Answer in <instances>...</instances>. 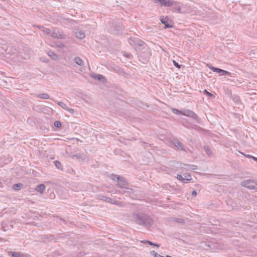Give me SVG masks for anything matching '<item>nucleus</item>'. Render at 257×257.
Wrapping results in <instances>:
<instances>
[{
    "mask_svg": "<svg viewBox=\"0 0 257 257\" xmlns=\"http://www.w3.org/2000/svg\"><path fill=\"white\" fill-rule=\"evenodd\" d=\"M133 217L137 224L147 228L151 227L154 223L152 218L143 213H134Z\"/></svg>",
    "mask_w": 257,
    "mask_h": 257,
    "instance_id": "obj_1",
    "label": "nucleus"
},
{
    "mask_svg": "<svg viewBox=\"0 0 257 257\" xmlns=\"http://www.w3.org/2000/svg\"><path fill=\"white\" fill-rule=\"evenodd\" d=\"M154 3H159L161 7H171L177 5L179 2L174 0H153Z\"/></svg>",
    "mask_w": 257,
    "mask_h": 257,
    "instance_id": "obj_2",
    "label": "nucleus"
},
{
    "mask_svg": "<svg viewBox=\"0 0 257 257\" xmlns=\"http://www.w3.org/2000/svg\"><path fill=\"white\" fill-rule=\"evenodd\" d=\"M172 166L177 168L180 167L181 168H184L185 167H187V170H195L198 169V167L196 165H190L187 164H182L179 163L178 161H174L172 162Z\"/></svg>",
    "mask_w": 257,
    "mask_h": 257,
    "instance_id": "obj_3",
    "label": "nucleus"
},
{
    "mask_svg": "<svg viewBox=\"0 0 257 257\" xmlns=\"http://www.w3.org/2000/svg\"><path fill=\"white\" fill-rule=\"evenodd\" d=\"M241 185L250 189H254L257 188V181L252 180H245L241 183Z\"/></svg>",
    "mask_w": 257,
    "mask_h": 257,
    "instance_id": "obj_4",
    "label": "nucleus"
},
{
    "mask_svg": "<svg viewBox=\"0 0 257 257\" xmlns=\"http://www.w3.org/2000/svg\"><path fill=\"white\" fill-rule=\"evenodd\" d=\"M207 66L213 72L219 74V75L220 76H224V75H228L229 76H231V73L227 71L221 69L219 68L215 67L214 66H211V64H207Z\"/></svg>",
    "mask_w": 257,
    "mask_h": 257,
    "instance_id": "obj_5",
    "label": "nucleus"
},
{
    "mask_svg": "<svg viewBox=\"0 0 257 257\" xmlns=\"http://www.w3.org/2000/svg\"><path fill=\"white\" fill-rule=\"evenodd\" d=\"M160 20L161 23L165 25V28H172L173 27V22L168 17H160Z\"/></svg>",
    "mask_w": 257,
    "mask_h": 257,
    "instance_id": "obj_6",
    "label": "nucleus"
},
{
    "mask_svg": "<svg viewBox=\"0 0 257 257\" xmlns=\"http://www.w3.org/2000/svg\"><path fill=\"white\" fill-rule=\"evenodd\" d=\"M182 115L191 117L193 119L195 120L197 122H199V118L197 115L191 110L184 109V112L183 113H182Z\"/></svg>",
    "mask_w": 257,
    "mask_h": 257,
    "instance_id": "obj_7",
    "label": "nucleus"
},
{
    "mask_svg": "<svg viewBox=\"0 0 257 257\" xmlns=\"http://www.w3.org/2000/svg\"><path fill=\"white\" fill-rule=\"evenodd\" d=\"M117 185L122 189H126L132 191L131 189L127 187L128 183L126 181L125 179L122 177H118L117 178Z\"/></svg>",
    "mask_w": 257,
    "mask_h": 257,
    "instance_id": "obj_8",
    "label": "nucleus"
},
{
    "mask_svg": "<svg viewBox=\"0 0 257 257\" xmlns=\"http://www.w3.org/2000/svg\"><path fill=\"white\" fill-rule=\"evenodd\" d=\"M174 146L178 149V150L186 152V147L177 139H174L172 142Z\"/></svg>",
    "mask_w": 257,
    "mask_h": 257,
    "instance_id": "obj_9",
    "label": "nucleus"
},
{
    "mask_svg": "<svg viewBox=\"0 0 257 257\" xmlns=\"http://www.w3.org/2000/svg\"><path fill=\"white\" fill-rule=\"evenodd\" d=\"M52 37L54 38L63 39L65 38V35L58 30L54 29L53 33L51 34Z\"/></svg>",
    "mask_w": 257,
    "mask_h": 257,
    "instance_id": "obj_10",
    "label": "nucleus"
},
{
    "mask_svg": "<svg viewBox=\"0 0 257 257\" xmlns=\"http://www.w3.org/2000/svg\"><path fill=\"white\" fill-rule=\"evenodd\" d=\"M8 254L11 255L12 257H29L28 254H23L19 251L15 252L12 251H9Z\"/></svg>",
    "mask_w": 257,
    "mask_h": 257,
    "instance_id": "obj_11",
    "label": "nucleus"
},
{
    "mask_svg": "<svg viewBox=\"0 0 257 257\" xmlns=\"http://www.w3.org/2000/svg\"><path fill=\"white\" fill-rule=\"evenodd\" d=\"M91 77L97 80L101 81L102 82H105L106 81V78L101 74H92Z\"/></svg>",
    "mask_w": 257,
    "mask_h": 257,
    "instance_id": "obj_12",
    "label": "nucleus"
},
{
    "mask_svg": "<svg viewBox=\"0 0 257 257\" xmlns=\"http://www.w3.org/2000/svg\"><path fill=\"white\" fill-rule=\"evenodd\" d=\"M139 42L142 43V40L137 38H130L128 40L130 44L135 47H137V43Z\"/></svg>",
    "mask_w": 257,
    "mask_h": 257,
    "instance_id": "obj_13",
    "label": "nucleus"
},
{
    "mask_svg": "<svg viewBox=\"0 0 257 257\" xmlns=\"http://www.w3.org/2000/svg\"><path fill=\"white\" fill-rule=\"evenodd\" d=\"M97 196V199H99L100 200L104 201H105V202H108V203L112 202V199L110 198V197L105 196L101 195V194H99Z\"/></svg>",
    "mask_w": 257,
    "mask_h": 257,
    "instance_id": "obj_14",
    "label": "nucleus"
},
{
    "mask_svg": "<svg viewBox=\"0 0 257 257\" xmlns=\"http://www.w3.org/2000/svg\"><path fill=\"white\" fill-rule=\"evenodd\" d=\"M75 36L80 39L85 38V35L84 32L79 30H76L74 32Z\"/></svg>",
    "mask_w": 257,
    "mask_h": 257,
    "instance_id": "obj_15",
    "label": "nucleus"
},
{
    "mask_svg": "<svg viewBox=\"0 0 257 257\" xmlns=\"http://www.w3.org/2000/svg\"><path fill=\"white\" fill-rule=\"evenodd\" d=\"M46 186L43 184L38 185L35 189L41 193H43L45 190Z\"/></svg>",
    "mask_w": 257,
    "mask_h": 257,
    "instance_id": "obj_16",
    "label": "nucleus"
},
{
    "mask_svg": "<svg viewBox=\"0 0 257 257\" xmlns=\"http://www.w3.org/2000/svg\"><path fill=\"white\" fill-rule=\"evenodd\" d=\"M72 158H76V159H81L82 160H85V159L86 158V156L85 154L78 153V154H76L75 155H73Z\"/></svg>",
    "mask_w": 257,
    "mask_h": 257,
    "instance_id": "obj_17",
    "label": "nucleus"
},
{
    "mask_svg": "<svg viewBox=\"0 0 257 257\" xmlns=\"http://www.w3.org/2000/svg\"><path fill=\"white\" fill-rule=\"evenodd\" d=\"M177 178L183 183H188L190 181V179H189V178H185L181 175H177Z\"/></svg>",
    "mask_w": 257,
    "mask_h": 257,
    "instance_id": "obj_18",
    "label": "nucleus"
},
{
    "mask_svg": "<svg viewBox=\"0 0 257 257\" xmlns=\"http://www.w3.org/2000/svg\"><path fill=\"white\" fill-rule=\"evenodd\" d=\"M231 98L232 99V100L236 103L239 104L241 103V101L239 97L236 95V94H233L231 95Z\"/></svg>",
    "mask_w": 257,
    "mask_h": 257,
    "instance_id": "obj_19",
    "label": "nucleus"
},
{
    "mask_svg": "<svg viewBox=\"0 0 257 257\" xmlns=\"http://www.w3.org/2000/svg\"><path fill=\"white\" fill-rule=\"evenodd\" d=\"M171 220L172 221L175 222L176 223H180V224H184L185 223V219H182V218H177L173 217L171 218Z\"/></svg>",
    "mask_w": 257,
    "mask_h": 257,
    "instance_id": "obj_20",
    "label": "nucleus"
},
{
    "mask_svg": "<svg viewBox=\"0 0 257 257\" xmlns=\"http://www.w3.org/2000/svg\"><path fill=\"white\" fill-rule=\"evenodd\" d=\"M37 97L44 99H50V96L48 94L45 93H42L37 95Z\"/></svg>",
    "mask_w": 257,
    "mask_h": 257,
    "instance_id": "obj_21",
    "label": "nucleus"
},
{
    "mask_svg": "<svg viewBox=\"0 0 257 257\" xmlns=\"http://www.w3.org/2000/svg\"><path fill=\"white\" fill-rule=\"evenodd\" d=\"M47 54L49 55V56H50L53 60H55L58 59V55L52 51H49Z\"/></svg>",
    "mask_w": 257,
    "mask_h": 257,
    "instance_id": "obj_22",
    "label": "nucleus"
},
{
    "mask_svg": "<svg viewBox=\"0 0 257 257\" xmlns=\"http://www.w3.org/2000/svg\"><path fill=\"white\" fill-rule=\"evenodd\" d=\"M23 186V184L22 183H17L15 184L13 186V189L15 191H19L20 190L21 188Z\"/></svg>",
    "mask_w": 257,
    "mask_h": 257,
    "instance_id": "obj_23",
    "label": "nucleus"
},
{
    "mask_svg": "<svg viewBox=\"0 0 257 257\" xmlns=\"http://www.w3.org/2000/svg\"><path fill=\"white\" fill-rule=\"evenodd\" d=\"M74 62L76 64L79 66H82L83 64V62L82 59L79 57H76L74 59Z\"/></svg>",
    "mask_w": 257,
    "mask_h": 257,
    "instance_id": "obj_24",
    "label": "nucleus"
},
{
    "mask_svg": "<svg viewBox=\"0 0 257 257\" xmlns=\"http://www.w3.org/2000/svg\"><path fill=\"white\" fill-rule=\"evenodd\" d=\"M1 226L2 229H3L5 231L10 229L9 226L6 222L3 221L1 223Z\"/></svg>",
    "mask_w": 257,
    "mask_h": 257,
    "instance_id": "obj_25",
    "label": "nucleus"
},
{
    "mask_svg": "<svg viewBox=\"0 0 257 257\" xmlns=\"http://www.w3.org/2000/svg\"><path fill=\"white\" fill-rule=\"evenodd\" d=\"M172 112H173L175 114H182L183 113L184 110H180L178 109L175 108H171Z\"/></svg>",
    "mask_w": 257,
    "mask_h": 257,
    "instance_id": "obj_26",
    "label": "nucleus"
},
{
    "mask_svg": "<svg viewBox=\"0 0 257 257\" xmlns=\"http://www.w3.org/2000/svg\"><path fill=\"white\" fill-rule=\"evenodd\" d=\"M54 163L55 166H56V167L57 169L61 170H63V167L62 166V165H61V163H60V162H59L58 161H54Z\"/></svg>",
    "mask_w": 257,
    "mask_h": 257,
    "instance_id": "obj_27",
    "label": "nucleus"
},
{
    "mask_svg": "<svg viewBox=\"0 0 257 257\" xmlns=\"http://www.w3.org/2000/svg\"><path fill=\"white\" fill-rule=\"evenodd\" d=\"M203 93L204 94L206 95L207 96H208L210 98H213L215 97V96L213 94H212L211 93L208 92L206 89H204V90L203 91Z\"/></svg>",
    "mask_w": 257,
    "mask_h": 257,
    "instance_id": "obj_28",
    "label": "nucleus"
},
{
    "mask_svg": "<svg viewBox=\"0 0 257 257\" xmlns=\"http://www.w3.org/2000/svg\"><path fill=\"white\" fill-rule=\"evenodd\" d=\"M57 104L59 106H60L62 108L64 109H67V105L63 102L59 101L57 102Z\"/></svg>",
    "mask_w": 257,
    "mask_h": 257,
    "instance_id": "obj_29",
    "label": "nucleus"
},
{
    "mask_svg": "<svg viewBox=\"0 0 257 257\" xmlns=\"http://www.w3.org/2000/svg\"><path fill=\"white\" fill-rule=\"evenodd\" d=\"M114 71L115 72H117V73H118L119 74H121V73H124L123 70L122 68H119V67H116L114 69Z\"/></svg>",
    "mask_w": 257,
    "mask_h": 257,
    "instance_id": "obj_30",
    "label": "nucleus"
},
{
    "mask_svg": "<svg viewBox=\"0 0 257 257\" xmlns=\"http://www.w3.org/2000/svg\"><path fill=\"white\" fill-rule=\"evenodd\" d=\"M145 43L142 41V43L141 42H138L137 43V47H136L137 48H139V47L142 48L143 49L145 48Z\"/></svg>",
    "mask_w": 257,
    "mask_h": 257,
    "instance_id": "obj_31",
    "label": "nucleus"
},
{
    "mask_svg": "<svg viewBox=\"0 0 257 257\" xmlns=\"http://www.w3.org/2000/svg\"><path fill=\"white\" fill-rule=\"evenodd\" d=\"M178 4L176 5V6L174 8H173V11L176 12L178 13H180L181 12V7L179 6H177Z\"/></svg>",
    "mask_w": 257,
    "mask_h": 257,
    "instance_id": "obj_32",
    "label": "nucleus"
},
{
    "mask_svg": "<svg viewBox=\"0 0 257 257\" xmlns=\"http://www.w3.org/2000/svg\"><path fill=\"white\" fill-rule=\"evenodd\" d=\"M204 150L206 152V153L208 155H210V154H211V151L209 148V147L207 146H204Z\"/></svg>",
    "mask_w": 257,
    "mask_h": 257,
    "instance_id": "obj_33",
    "label": "nucleus"
},
{
    "mask_svg": "<svg viewBox=\"0 0 257 257\" xmlns=\"http://www.w3.org/2000/svg\"><path fill=\"white\" fill-rule=\"evenodd\" d=\"M54 126L56 127H61V122L59 121H55L54 123Z\"/></svg>",
    "mask_w": 257,
    "mask_h": 257,
    "instance_id": "obj_34",
    "label": "nucleus"
},
{
    "mask_svg": "<svg viewBox=\"0 0 257 257\" xmlns=\"http://www.w3.org/2000/svg\"><path fill=\"white\" fill-rule=\"evenodd\" d=\"M151 254H152L154 257H163L161 255L157 253L155 251H152L151 252Z\"/></svg>",
    "mask_w": 257,
    "mask_h": 257,
    "instance_id": "obj_35",
    "label": "nucleus"
},
{
    "mask_svg": "<svg viewBox=\"0 0 257 257\" xmlns=\"http://www.w3.org/2000/svg\"><path fill=\"white\" fill-rule=\"evenodd\" d=\"M110 203L112 204H115V205H118V206H120L121 204V202L118 201H116V200L113 201L112 200V202H110Z\"/></svg>",
    "mask_w": 257,
    "mask_h": 257,
    "instance_id": "obj_36",
    "label": "nucleus"
},
{
    "mask_svg": "<svg viewBox=\"0 0 257 257\" xmlns=\"http://www.w3.org/2000/svg\"><path fill=\"white\" fill-rule=\"evenodd\" d=\"M239 153L242 154V155H243L244 156L246 157V158H250V159H252V158L253 157V156H251L250 155H247V154H245L242 152H239Z\"/></svg>",
    "mask_w": 257,
    "mask_h": 257,
    "instance_id": "obj_37",
    "label": "nucleus"
},
{
    "mask_svg": "<svg viewBox=\"0 0 257 257\" xmlns=\"http://www.w3.org/2000/svg\"><path fill=\"white\" fill-rule=\"evenodd\" d=\"M118 177H120V176H118L117 175H115V174H111L110 175V178L112 179V180H114L115 179H116L117 180V178Z\"/></svg>",
    "mask_w": 257,
    "mask_h": 257,
    "instance_id": "obj_38",
    "label": "nucleus"
},
{
    "mask_svg": "<svg viewBox=\"0 0 257 257\" xmlns=\"http://www.w3.org/2000/svg\"><path fill=\"white\" fill-rule=\"evenodd\" d=\"M56 45H57V47L59 48H64L65 47V45L63 43H60V42L58 43Z\"/></svg>",
    "mask_w": 257,
    "mask_h": 257,
    "instance_id": "obj_39",
    "label": "nucleus"
},
{
    "mask_svg": "<svg viewBox=\"0 0 257 257\" xmlns=\"http://www.w3.org/2000/svg\"><path fill=\"white\" fill-rule=\"evenodd\" d=\"M142 242H144V243H147L151 245H154V242H153L150 240H145L142 241Z\"/></svg>",
    "mask_w": 257,
    "mask_h": 257,
    "instance_id": "obj_40",
    "label": "nucleus"
},
{
    "mask_svg": "<svg viewBox=\"0 0 257 257\" xmlns=\"http://www.w3.org/2000/svg\"><path fill=\"white\" fill-rule=\"evenodd\" d=\"M183 176H184V178H189V179H190V180H191V175L190 174H188V173H184L183 174Z\"/></svg>",
    "mask_w": 257,
    "mask_h": 257,
    "instance_id": "obj_41",
    "label": "nucleus"
},
{
    "mask_svg": "<svg viewBox=\"0 0 257 257\" xmlns=\"http://www.w3.org/2000/svg\"><path fill=\"white\" fill-rule=\"evenodd\" d=\"M173 64L175 67H176L178 68H180L181 65H179L177 62H176L175 60H173Z\"/></svg>",
    "mask_w": 257,
    "mask_h": 257,
    "instance_id": "obj_42",
    "label": "nucleus"
},
{
    "mask_svg": "<svg viewBox=\"0 0 257 257\" xmlns=\"http://www.w3.org/2000/svg\"><path fill=\"white\" fill-rule=\"evenodd\" d=\"M66 110H67L68 112H69L71 113H73V112H74L73 109L71 108H68V107H67V109H66Z\"/></svg>",
    "mask_w": 257,
    "mask_h": 257,
    "instance_id": "obj_43",
    "label": "nucleus"
},
{
    "mask_svg": "<svg viewBox=\"0 0 257 257\" xmlns=\"http://www.w3.org/2000/svg\"><path fill=\"white\" fill-rule=\"evenodd\" d=\"M44 32L46 34H49L50 33V30L48 28H45V29L44 30Z\"/></svg>",
    "mask_w": 257,
    "mask_h": 257,
    "instance_id": "obj_44",
    "label": "nucleus"
},
{
    "mask_svg": "<svg viewBox=\"0 0 257 257\" xmlns=\"http://www.w3.org/2000/svg\"><path fill=\"white\" fill-rule=\"evenodd\" d=\"M191 195L193 196H196L197 195V192L196 191V190H193L192 193H191Z\"/></svg>",
    "mask_w": 257,
    "mask_h": 257,
    "instance_id": "obj_45",
    "label": "nucleus"
},
{
    "mask_svg": "<svg viewBox=\"0 0 257 257\" xmlns=\"http://www.w3.org/2000/svg\"><path fill=\"white\" fill-rule=\"evenodd\" d=\"M124 55L128 58H130L132 56V55L129 53H125V54H124Z\"/></svg>",
    "mask_w": 257,
    "mask_h": 257,
    "instance_id": "obj_46",
    "label": "nucleus"
},
{
    "mask_svg": "<svg viewBox=\"0 0 257 257\" xmlns=\"http://www.w3.org/2000/svg\"><path fill=\"white\" fill-rule=\"evenodd\" d=\"M153 246H157L158 247H159L160 246V244H158V243H154V245H153Z\"/></svg>",
    "mask_w": 257,
    "mask_h": 257,
    "instance_id": "obj_47",
    "label": "nucleus"
},
{
    "mask_svg": "<svg viewBox=\"0 0 257 257\" xmlns=\"http://www.w3.org/2000/svg\"><path fill=\"white\" fill-rule=\"evenodd\" d=\"M252 160H253L254 161L257 162V158L255 157H254L252 158Z\"/></svg>",
    "mask_w": 257,
    "mask_h": 257,
    "instance_id": "obj_48",
    "label": "nucleus"
},
{
    "mask_svg": "<svg viewBox=\"0 0 257 257\" xmlns=\"http://www.w3.org/2000/svg\"><path fill=\"white\" fill-rule=\"evenodd\" d=\"M144 54V52L142 53L140 55V58H141V57H143V55Z\"/></svg>",
    "mask_w": 257,
    "mask_h": 257,
    "instance_id": "obj_49",
    "label": "nucleus"
},
{
    "mask_svg": "<svg viewBox=\"0 0 257 257\" xmlns=\"http://www.w3.org/2000/svg\"><path fill=\"white\" fill-rule=\"evenodd\" d=\"M146 62H148L149 61V58L148 57H146L145 58V60H144Z\"/></svg>",
    "mask_w": 257,
    "mask_h": 257,
    "instance_id": "obj_50",
    "label": "nucleus"
},
{
    "mask_svg": "<svg viewBox=\"0 0 257 257\" xmlns=\"http://www.w3.org/2000/svg\"><path fill=\"white\" fill-rule=\"evenodd\" d=\"M2 183L0 181V186H2Z\"/></svg>",
    "mask_w": 257,
    "mask_h": 257,
    "instance_id": "obj_51",
    "label": "nucleus"
},
{
    "mask_svg": "<svg viewBox=\"0 0 257 257\" xmlns=\"http://www.w3.org/2000/svg\"><path fill=\"white\" fill-rule=\"evenodd\" d=\"M199 185L198 184H195V186H199Z\"/></svg>",
    "mask_w": 257,
    "mask_h": 257,
    "instance_id": "obj_52",
    "label": "nucleus"
},
{
    "mask_svg": "<svg viewBox=\"0 0 257 257\" xmlns=\"http://www.w3.org/2000/svg\"><path fill=\"white\" fill-rule=\"evenodd\" d=\"M77 141H81L79 139H77Z\"/></svg>",
    "mask_w": 257,
    "mask_h": 257,
    "instance_id": "obj_53",
    "label": "nucleus"
},
{
    "mask_svg": "<svg viewBox=\"0 0 257 257\" xmlns=\"http://www.w3.org/2000/svg\"><path fill=\"white\" fill-rule=\"evenodd\" d=\"M10 226V227H13V225H11Z\"/></svg>",
    "mask_w": 257,
    "mask_h": 257,
    "instance_id": "obj_54",
    "label": "nucleus"
},
{
    "mask_svg": "<svg viewBox=\"0 0 257 257\" xmlns=\"http://www.w3.org/2000/svg\"><path fill=\"white\" fill-rule=\"evenodd\" d=\"M0 257H1V256H0Z\"/></svg>",
    "mask_w": 257,
    "mask_h": 257,
    "instance_id": "obj_55",
    "label": "nucleus"
}]
</instances>
